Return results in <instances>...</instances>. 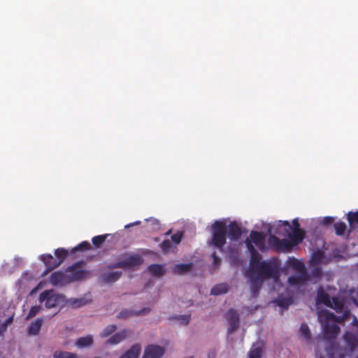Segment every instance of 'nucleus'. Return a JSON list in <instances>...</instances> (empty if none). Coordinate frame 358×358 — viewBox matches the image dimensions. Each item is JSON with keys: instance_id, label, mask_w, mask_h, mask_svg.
<instances>
[{"instance_id": "1", "label": "nucleus", "mask_w": 358, "mask_h": 358, "mask_svg": "<svg viewBox=\"0 0 358 358\" xmlns=\"http://www.w3.org/2000/svg\"><path fill=\"white\" fill-rule=\"evenodd\" d=\"M245 243L250 254V268L251 271L267 278L276 275L277 265H280L279 260L271 258L262 261V255L257 252L250 239L246 238Z\"/></svg>"}, {"instance_id": "2", "label": "nucleus", "mask_w": 358, "mask_h": 358, "mask_svg": "<svg viewBox=\"0 0 358 358\" xmlns=\"http://www.w3.org/2000/svg\"><path fill=\"white\" fill-rule=\"evenodd\" d=\"M350 316L349 311H345L342 316H336L327 310H323L318 313V320L322 324L324 338L326 340L335 339L340 331V327L336 324H330V322L341 323Z\"/></svg>"}, {"instance_id": "3", "label": "nucleus", "mask_w": 358, "mask_h": 358, "mask_svg": "<svg viewBox=\"0 0 358 358\" xmlns=\"http://www.w3.org/2000/svg\"><path fill=\"white\" fill-rule=\"evenodd\" d=\"M292 226L288 221H279L276 229H274L275 234L282 235L283 236H288L289 242L292 243V248L301 243L305 238V232L302 229L292 230Z\"/></svg>"}, {"instance_id": "4", "label": "nucleus", "mask_w": 358, "mask_h": 358, "mask_svg": "<svg viewBox=\"0 0 358 358\" xmlns=\"http://www.w3.org/2000/svg\"><path fill=\"white\" fill-rule=\"evenodd\" d=\"M212 238L209 245L222 250L226 244L227 226L224 222L216 220L211 226Z\"/></svg>"}, {"instance_id": "5", "label": "nucleus", "mask_w": 358, "mask_h": 358, "mask_svg": "<svg viewBox=\"0 0 358 358\" xmlns=\"http://www.w3.org/2000/svg\"><path fill=\"white\" fill-rule=\"evenodd\" d=\"M280 265H277V273L276 275L272 277H264L261 275L257 272H252L250 268L247 273L246 276L250 279L251 282V292L254 297L257 296L259 292V290L262 286L264 280L267 279H278L280 275Z\"/></svg>"}, {"instance_id": "6", "label": "nucleus", "mask_w": 358, "mask_h": 358, "mask_svg": "<svg viewBox=\"0 0 358 358\" xmlns=\"http://www.w3.org/2000/svg\"><path fill=\"white\" fill-rule=\"evenodd\" d=\"M64 296L56 293L54 290H45L40 294V302H45L47 308H52L64 301Z\"/></svg>"}, {"instance_id": "7", "label": "nucleus", "mask_w": 358, "mask_h": 358, "mask_svg": "<svg viewBox=\"0 0 358 358\" xmlns=\"http://www.w3.org/2000/svg\"><path fill=\"white\" fill-rule=\"evenodd\" d=\"M143 262V259L138 255H131L117 262L112 263L108 266L109 269L114 268H129L139 266Z\"/></svg>"}, {"instance_id": "8", "label": "nucleus", "mask_w": 358, "mask_h": 358, "mask_svg": "<svg viewBox=\"0 0 358 358\" xmlns=\"http://www.w3.org/2000/svg\"><path fill=\"white\" fill-rule=\"evenodd\" d=\"M269 246L275 252H289L292 250V243L288 239H280L275 235L268 237Z\"/></svg>"}, {"instance_id": "9", "label": "nucleus", "mask_w": 358, "mask_h": 358, "mask_svg": "<svg viewBox=\"0 0 358 358\" xmlns=\"http://www.w3.org/2000/svg\"><path fill=\"white\" fill-rule=\"evenodd\" d=\"M80 264V262H77L66 268L69 283L82 280L88 276L90 273L88 271L78 268Z\"/></svg>"}, {"instance_id": "10", "label": "nucleus", "mask_w": 358, "mask_h": 358, "mask_svg": "<svg viewBox=\"0 0 358 358\" xmlns=\"http://www.w3.org/2000/svg\"><path fill=\"white\" fill-rule=\"evenodd\" d=\"M49 282L52 285L55 287L64 286L69 284L66 271L65 272L55 271L52 273L49 277Z\"/></svg>"}, {"instance_id": "11", "label": "nucleus", "mask_w": 358, "mask_h": 358, "mask_svg": "<svg viewBox=\"0 0 358 358\" xmlns=\"http://www.w3.org/2000/svg\"><path fill=\"white\" fill-rule=\"evenodd\" d=\"M165 352L164 348L155 345H150L145 349L142 358H161Z\"/></svg>"}, {"instance_id": "12", "label": "nucleus", "mask_w": 358, "mask_h": 358, "mask_svg": "<svg viewBox=\"0 0 358 358\" xmlns=\"http://www.w3.org/2000/svg\"><path fill=\"white\" fill-rule=\"evenodd\" d=\"M343 339L347 347L349 348L350 351H354L358 347V327L355 330V333L352 331L345 332L343 336Z\"/></svg>"}, {"instance_id": "13", "label": "nucleus", "mask_w": 358, "mask_h": 358, "mask_svg": "<svg viewBox=\"0 0 358 358\" xmlns=\"http://www.w3.org/2000/svg\"><path fill=\"white\" fill-rule=\"evenodd\" d=\"M227 233L231 241H237L241 238L243 231L241 225L236 221H233L227 227Z\"/></svg>"}, {"instance_id": "14", "label": "nucleus", "mask_w": 358, "mask_h": 358, "mask_svg": "<svg viewBox=\"0 0 358 358\" xmlns=\"http://www.w3.org/2000/svg\"><path fill=\"white\" fill-rule=\"evenodd\" d=\"M308 280L307 271H299L297 274L289 276L288 282L290 285L298 286L303 285Z\"/></svg>"}, {"instance_id": "15", "label": "nucleus", "mask_w": 358, "mask_h": 358, "mask_svg": "<svg viewBox=\"0 0 358 358\" xmlns=\"http://www.w3.org/2000/svg\"><path fill=\"white\" fill-rule=\"evenodd\" d=\"M248 238H250L251 242L257 246L261 251H265V236L262 232L252 231Z\"/></svg>"}, {"instance_id": "16", "label": "nucleus", "mask_w": 358, "mask_h": 358, "mask_svg": "<svg viewBox=\"0 0 358 358\" xmlns=\"http://www.w3.org/2000/svg\"><path fill=\"white\" fill-rule=\"evenodd\" d=\"M41 259L47 267L46 273L50 272L60 266L58 264L57 258H55L50 254H44L41 255Z\"/></svg>"}, {"instance_id": "17", "label": "nucleus", "mask_w": 358, "mask_h": 358, "mask_svg": "<svg viewBox=\"0 0 358 358\" xmlns=\"http://www.w3.org/2000/svg\"><path fill=\"white\" fill-rule=\"evenodd\" d=\"M122 273L119 271L104 273L100 276V281L109 284L117 281L122 276Z\"/></svg>"}, {"instance_id": "18", "label": "nucleus", "mask_w": 358, "mask_h": 358, "mask_svg": "<svg viewBox=\"0 0 358 358\" xmlns=\"http://www.w3.org/2000/svg\"><path fill=\"white\" fill-rule=\"evenodd\" d=\"M286 265L288 267L293 268L294 271L297 272L304 271L305 270H306L305 264L294 257H289L287 259L286 262Z\"/></svg>"}, {"instance_id": "19", "label": "nucleus", "mask_w": 358, "mask_h": 358, "mask_svg": "<svg viewBox=\"0 0 358 358\" xmlns=\"http://www.w3.org/2000/svg\"><path fill=\"white\" fill-rule=\"evenodd\" d=\"M316 301L317 303H321L326 305H330L331 297L330 296L326 293L322 286H320L317 289Z\"/></svg>"}, {"instance_id": "20", "label": "nucleus", "mask_w": 358, "mask_h": 358, "mask_svg": "<svg viewBox=\"0 0 358 358\" xmlns=\"http://www.w3.org/2000/svg\"><path fill=\"white\" fill-rule=\"evenodd\" d=\"M193 267L192 263L179 264L174 266L172 272L177 275H184L189 272Z\"/></svg>"}, {"instance_id": "21", "label": "nucleus", "mask_w": 358, "mask_h": 358, "mask_svg": "<svg viewBox=\"0 0 358 358\" xmlns=\"http://www.w3.org/2000/svg\"><path fill=\"white\" fill-rule=\"evenodd\" d=\"M129 331L124 329L113 335L108 341L107 343L110 344H118L124 341L129 335Z\"/></svg>"}, {"instance_id": "22", "label": "nucleus", "mask_w": 358, "mask_h": 358, "mask_svg": "<svg viewBox=\"0 0 358 358\" xmlns=\"http://www.w3.org/2000/svg\"><path fill=\"white\" fill-rule=\"evenodd\" d=\"M141 350V345L139 344H134L120 358H138Z\"/></svg>"}, {"instance_id": "23", "label": "nucleus", "mask_w": 358, "mask_h": 358, "mask_svg": "<svg viewBox=\"0 0 358 358\" xmlns=\"http://www.w3.org/2000/svg\"><path fill=\"white\" fill-rule=\"evenodd\" d=\"M94 343V339L92 336L87 335L84 337L79 338L76 341L75 345L80 349L87 348L92 345Z\"/></svg>"}, {"instance_id": "24", "label": "nucleus", "mask_w": 358, "mask_h": 358, "mask_svg": "<svg viewBox=\"0 0 358 358\" xmlns=\"http://www.w3.org/2000/svg\"><path fill=\"white\" fill-rule=\"evenodd\" d=\"M43 324V319L37 318L34 322H31L28 328V334L32 336H37L41 329Z\"/></svg>"}, {"instance_id": "25", "label": "nucleus", "mask_w": 358, "mask_h": 358, "mask_svg": "<svg viewBox=\"0 0 358 358\" xmlns=\"http://www.w3.org/2000/svg\"><path fill=\"white\" fill-rule=\"evenodd\" d=\"M229 290V285L227 283H221L215 285L210 290L212 295L217 296L226 294Z\"/></svg>"}, {"instance_id": "26", "label": "nucleus", "mask_w": 358, "mask_h": 358, "mask_svg": "<svg viewBox=\"0 0 358 358\" xmlns=\"http://www.w3.org/2000/svg\"><path fill=\"white\" fill-rule=\"evenodd\" d=\"M148 271L155 277H162L166 272L162 265L155 264L150 265Z\"/></svg>"}, {"instance_id": "27", "label": "nucleus", "mask_w": 358, "mask_h": 358, "mask_svg": "<svg viewBox=\"0 0 358 358\" xmlns=\"http://www.w3.org/2000/svg\"><path fill=\"white\" fill-rule=\"evenodd\" d=\"M55 255L59 265L64 261L69 255V251L64 248H59L55 250Z\"/></svg>"}, {"instance_id": "28", "label": "nucleus", "mask_w": 358, "mask_h": 358, "mask_svg": "<svg viewBox=\"0 0 358 358\" xmlns=\"http://www.w3.org/2000/svg\"><path fill=\"white\" fill-rule=\"evenodd\" d=\"M331 301H330V305L327 306L331 307L336 310L337 312H340L343 310L344 307V303L338 297H331Z\"/></svg>"}, {"instance_id": "29", "label": "nucleus", "mask_w": 358, "mask_h": 358, "mask_svg": "<svg viewBox=\"0 0 358 358\" xmlns=\"http://www.w3.org/2000/svg\"><path fill=\"white\" fill-rule=\"evenodd\" d=\"M109 236V234H103V235H99L94 236L92 239V243L94 245L96 248H99L101 247L103 243L106 241L107 237Z\"/></svg>"}, {"instance_id": "30", "label": "nucleus", "mask_w": 358, "mask_h": 358, "mask_svg": "<svg viewBox=\"0 0 358 358\" xmlns=\"http://www.w3.org/2000/svg\"><path fill=\"white\" fill-rule=\"evenodd\" d=\"M90 248H91V245L89 242L83 241L78 245L72 248L71 250V253L74 254L77 251H86V250H89Z\"/></svg>"}, {"instance_id": "31", "label": "nucleus", "mask_w": 358, "mask_h": 358, "mask_svg": "<svg viewBox=\"0 0 358 358\" xmlns=\"http://www.w3.org/2000/svg\"><path fill=\"white\" fill-rule=\"evenodd\" d=\"M69 306L73 308H78L86 304V301L83 299H73L68 301Z\"/></svg>"}, {"instance_id": "32", "label": "nucleus", "mask_w": 358, "mask_h": 358, "mask_svg": "<svg viewBox=\"0 0 358 358\" xmlns=\"http://www.w3.org/2000/svg\"><path fill=\"white\" fill-rule=\"evenodd\" d=\"M53 357L54 358H78L76 354L63 351L55 352Z\"/></svg>"}, {"instance_id": "33", "label": "nucleus", "mask_w": 358, "mask_h": 358, "mask_svg": "<svg viewBox=\"0 0 358 358\" xmlns=\"http://www.w3.org/2000/svg\"><path fill=\"white\" fill-rule=\"evenodd\" d=\"M262 353L261 347L252 348L248 353V358H262Z\"/></svg>"}, {"instance_id": "34", "label": "nucleus", "mask_w": 358, "mask_h": 358, "mask_svg": "<svg viewBox=\"0 0 358 358\" xmlns=\"http://www.w3.org/2000/svg\"><path fill=\"white\" fill-rule=\"evenodd\" d=\"M117 329V326L115 324H111L106 327L102 332L101 333V336L102 338H106L113 334Z\"/></svg>"}, {"instance_id": "35", "label": "nucleus", "mask_w": 358, "mask_h": 358, "mask_svg": "<svg viewBox=\"0 0 358 358\" xmlns=\"http://www.w3.org/2000/svg\"><path fill=\"white\" fill-rule=\"evenodd\" d=\"M226 316L229 322H240L239 315L234 309H229Z\"/></svg>"}, {"instance_id": "36", "label": "nucleus", "mask_w": 358, "mask_h": 358, "mask_svg": "<svg viewBox=\"0 0 358 358\" xmlns=\"http://www.w3.org/2000/svg\"><path fill=\"white\" fill-rule=\"evenodd\" d=\"M300 333L301 336L306 339V341H308L310 339V333L309 330V327L307 324L303 323L301 324L300 327Z\"/></svg>"}, {"instance_id": "37", "label": "nucleus", "mask_w": 358, "mask_h": 358, "mask_svg": "<svg viewBox=\"0 0 358 358\" xmlns=\"http://www.w3.org/2000/svg\"><path fill=\"white\" fill-rule=\"evenodd\" d=\"M348 220L351 228H353L355 224H358V211L349 212L348 214Z\"/></svg>"}, {"instance_id": "38", "label": "nucleus", "mask_w": 358, "mask_h": 358, "mask_svg": "<svg viewBox=\"0 0 358 358\" xmlns=\"http://www.w3.org/2000/svg\"><path fill=\"white\" fill-rule=\"evenodd\" d=\"M334 228L338 236H343L346 229V224L343 222H339L334 224Z\"/></svg>"}, {"instance_id": "39", "label": "nucleus", "mask_w": 358, "mask_h": 358, "mask_svg": "<svg viewBox=\"0 0 358 358\" xmlns=\"http://www.w3.org/2000/svg\"><path fill=\"white\" fill-rule=\"evenodd\" d=\"M41 308L39 306H31L26 317V320H29L31 318L34 317L41 311Z\"/></svg>"}, {"instance_id": "40", "label": "nucleus", "mask_w": 358, "mask_h": 358, "mask_svg": "<svg viewBox=\"0 0 358 358\" xmlns=\"http://www.w3.org/2000/svg\"><path fill=\"white\" fill-rule=\"evenodd\" d=\"M171 247L172 245L171 241L169 239L164 240L162 243L160 244V248L165 253L169 252Z\"/></svg>"}, {"instance_id": "41", "label": "nucleus", "mask_w": 358, "mask_h": 358, "mask_svg": "<svg viewBox=\"0 0 358 358\" xmlns=\"http://www.w3.org/2000/svg\"><path fill=\"white\" fill-rule=\"evenodd\" d=\"M229 322V327L228 328V334H231L235 331L237 330V329L239 327V322Z\"/></svg>"}, {"instance_id": "42", "label": "nucleus", "mask_w": 358, "mask_h": 358, "mask_svg": "<svg viewBox=\"0 0 358 358\" xmlns=\"http://www.w3.org/2000/svg\"><path fill=\"white\" fill-rule=\"evenodd\" d=\"M182 238V232H177L176 234L171 236V241L176 244L178 245L180 243Z\"/></svg>"}, {"instance_id": "43", "label": "nucleus", "mask_w": 358, "mask_h": 358, "mask_svg": "<svg viewBox=\"0 0 358 358\" xmlns=\"http://www.w3.org/2000/svg\"><path fill=\"white\" fill-rule=\"evenodd\" d=\"M146 221L150 224V225L152 226V229L156 230L158 229L159 227V221L155 218L150 217L149 219H147Z\"/></svg>"}, {"instance_id": "44", "label": "nucleus", "mask_w": 358, "mask_h": 358, "mask_svg": "<svg viewBox=\"0 0 358 358\" xmlns=\"http://www.w3.org/2000/svg\"><path fill=\"white\" fill-rule=\"evenodd\" d=\"M334 222V218L332 217H324L322 221L324 225H329Z\"/></svg>"}, {"instance_id": "45", "label": "nucleus", "mask_w": 358, "mask_h": 358, "mask_svg": "<svg viewBox=\"0 0 358 358\" xmlns=\"http://www.w3.org/2000/svg\"><path fill=\"white\" fill-rule=\"evenodd\" d=\"M322 271L321 268L316 267L312 271V275L315 278L320 277L322 275Z\"/></svg>"}, {"instance_id": "46", "label": "nucleus", "mask_w": 358, "mask_h": 358, "mask_svg": "<svg viewBox=\"0 0 358 358\" xmlns=\"http://www.w3.org/2000/svg\"><path fill=\"white\" fill-rule=\"evenodd\" d=\"M212 258L213 259L214 265L217 266V265L220 264L221 260H220V257L216 255L215 252H213Z\"/></svg>"}, {"instance_id": "47", "label": "nucleus", "mask_w": 358, "mask_h": 358, "mask_svg": "<svg viewBox=\"0 0 358 358\" xmlns=\"http://www.w3.org/2000/svg\"><path fill=\"white\" fill-rule=\"evenodd\" d=\"M289 303L287 300L282 299L278 301V305L282 308H287Z\"/></svg>"}, {"instance_id": "48", "label": "nucleus", "mask_w": 358, "mask_h": 358, "mask_svg": "<svg viewBox=\"0 0 358 358\" xmlns=\"http://www.w3.org/2000/svg\"><path fill=\"white\" fill-rule=\"evenodd\" d=\"M301 229L300 228V224L298 221V219H294L292 221V230H296V229Z\"/></svg>"}, {"instance_id": "49", "label": "nucleus", "mask_w": 358, "mask_h": 358, "mask_svg": "<svg viewBox=\"0 0 358 358\" xmlns=\"http://www.w3.org/2000/svg\"><path fill=\"white\" fill-rule=\"evenodd\" d=\"M129 315V313L127 310H125V311L122 310L118 314L117 317L120 318H124Z\"/></svg>"}, {"instance_id": "50", "label": "nucleus", "mask_w": 358, "mask_h": 358, "mask_svg": "<svg viewBox=\"0 0 358 358\" xmlns=\"http://www.w3.org/2000/svg\"><path fill=\"white\" fill-rule=\"evenodd\" d=\"M141 222L140 221H136V222H134L133 223H130V224H128L127 225H125L124 228L125 229H128V228H130L131 227H133L134 225H138L140 224Z\"/></svg>"}, {"instance_id": "51", "label": "nucleus", "mask_w": 358, "mask_h": 358, "mask_svg": "<svg viewBox=\"0 0 358 358\" xmlns=\"http://www.w3.org/2000/svg\"><path fill=\"white\" fill-rule=\"evenodd\" d=\"M351 324L353 327H358V320H357V318L355 316L353 317V320H352V321L351 322Z\"/></svg>"}, {"instance_id": "52", "label": "nucleus", "mask_w": 358, "mask_h": 358, "mask_svg": "<svg viewBox=\"0 0 358 358\" xmlns=\"http://www.w3.org/2000/svg\"><path fill=\"white\" fill-rule=\"evenodd\" d=\"M182 320H184L185 323L187 324L189 323L190 320V315H185L182 317Z\"/></svg>"}, {"instance_id": "53", "label": "nucleus", "mask_w": 358, "mask_h": 358, "mask_svg": "<svg viewBox=\"0 0 358 358\" xmlns=\"http://www.w3.org/2000/svg\"><path fill=\"white\" fill-rule=\"evenodd\" d=\"M208 358H215V352L214 350L209 352Z\"/></svg>"}, {"instance_id": "54", "label": "nucleus", "mask_w": 358, "mask_h": 358, "mask_svg": "<svg viewBox=\"0 0 358 358\" xmlns=\"http://www.w3.org/2000/svg\"><path fill=\"white\" fill-rule=\"evenodd\" d=\"M13 322V317H9L6 320V324H10L12 323Z\"/></svg>"}, {"instance_id": "55", "label": "nucleus", "mask_w": 358, "mask_h": 358, "mask_svg": "<svg viewBox=\"0 0 358 358\" xmlns=\"http://www.w3.org/2000/svg\"><path fill=\"white\" fill-rule=\"evenodd\" d=\"M171 233V229H170L167 232H166L165 236H169Z\"/></svg>"}, {"instance_id": "56", "label": "nucleus", "mask_w": 358, "mask_h": 358, "mask_svg": "<svg viewBox=\"0 0 358 358\" xmlns=\"http://www.w3.org/2000/svg\"><path fill=\"white\" fill-rule=\"evenodd\" d=\"M329 355H330V353L329 352V350H327ZM329 358H333L332 357L329 356Z\"/></svg>"}, {"instance_id": "57", "label": "nucleus", "mask_w": 358, "mask_h": 358, "mask_svg": "<svg viewBox=\"0 0 358 358\" xmlns=\"http://www.w3.org/2000/svg\"><path fill=\"white\" fill-rule=\"evenodd\" d=\"M344 356L343 355H340V358H343Z\"/></svg>"}, {"instance_id": "58", "label": "nucleus", "mask_w": 358, "mask_h": 358, "mask_svg": "<svg viewBox=\"0 0 358 358\" xmlns=\"http://www.w3.org/2000/svg\"><path fill=\"white\" fill-rule=\"evenodd\" d=\"M356 358H358V356Z\"/></svg>"}, {"instance_id": "59", "label": "nucleus", "mask_w": 358, "mask_h": 358, "mask_svg": "<svg viewBox=\"0 0 358 358\" xmlns=\"http://www.w3.org/2000/svg\"><path fill=\"white\" fill-rule=\"evenodd\" d=\"M321 358H323V357H321Z\"/></svg>"}]
</instances>
